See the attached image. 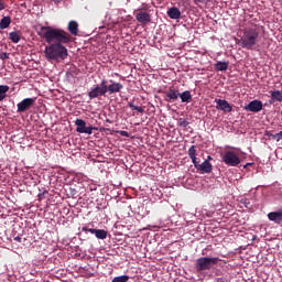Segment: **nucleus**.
<instances>
[{"label":"nucleus","mask_w":282,"mask_h":282,"mask_svg":"<svg viewBox=\"0 0 282 282\" xmlns=\"http://www.w3.org/2000/svg\"><path fill=\"white\" fill-rule=\"evenodd\" d=\"M216 109L225 111V113H230L232 111V106L226 99H215Z\"/></svg>","instance_id":"12"},{"label":"nucleus","mask_w":282,"mask_h":282,"mask_svg":"<svg viewBox=\"0 0 282 282\" xmlns=\"http://www.w3.org/2000/svg\"><path fill=\"white\" fill-rule=\"evenodd\" d=\"M99 96H107V79H102L100 86H96L88 93V98L94 100V98H99Z\"/></svg>","instance_id":"5"},{"label":"nucleus","mask_w":282,"mask_h":282,"mask_svg":"<svg viewBox=\"0 0 282 282\" xmlns=\"http://www.w3.org/2000/svg\"><path fill=\"white\" fill-rule=\"evenodd\" d=\"M196 153H197V150H195V145H192L188 149V155H189L195 169L198 170L199 169V160L197 159Z\"/></svg>","instance_id":"15"},{"label":"nucleus","mask_w":282,"mask_h":282,"mask_svg":"<svg viewBox=\"0 0 282 282\" xmlns=\"http://www.w3.org/2000/svg\"><path fill=\"white\" fill-rule=\"evenodd\" d=\"M13 239H14V241H17L18 243H21V241H22V238H21L20 236L14 237Z\"/></svg>","instance_id":"33"},{"label":"nucleus","mask_w":282,"mask_h":282,"mask_svg":"<svg viewBox=\"0 0 282 282\" xmlns=\"http://www.w3.org/2000/svg\"><path fill=\"white\" fill-rule=\"evenodd\" d=\"M34 105H36V97L23 99L17 105L18 113H25V111H30Z\"/></svg>","instance_id":"6"},{"label":"nucleus","mask_w":282,"mask_h":282,"mask_svg":"<svg viewBox=\"0 0 282 282\" xmlns=\"http://www.w3.org/2000/svg\"><path fill=\"white\" fill-rule=\"evenodd\" d=\"M130 109H132L133 111H138L139 113H144V108L140 107V106H134L133 102H129L128 104Z\"/></svg>","instance_id":"27"},{"label":"nucleus","mask_w":282,"mask_h":282,"mask_svg":"<svg viewBox=\"0 0 282 282\" xmlns=\"http://www.w3.org/2000/svg\"><path fill=\"white\" fill-rule=\"evenodd\" d=\"M134 17L141 25H149L151 23V12L134 11Z\"/></svg>","instance_id":"9"},{"label":"nucleus","mask_w":282,"mask_h":282,"mask_svg":"<svg viewBox=\"0 0 282 282\" xmlns=\"http://www.w3.org/2000/svg\"><path fill=\"white\" fill-rule=\"evenodd\" d=\"M129 275H119L112 279L111 282H128Z\"/></svg>","instance_id":"28"},{"label":"nucleus","mask_w":282,"mask_h":282,"mask_svg":"<svg viewBox=\"0 0 282 282\" xmlns=\"http://www.w3.org/2000/svg\"><path fill=\"white\" fill-rule=\"evenodd\" d=\"M269 140H275L276 142H279L280 140H282V131L275 134H269Z\"/></svg>","instance_id":"29"},{"label":"nucleus","mask_w":282,"mask_h":282,"mask_svg":"<svg viewBox=\"0 0 282 282\" xmlns=\"http://www.w3.org/2000/svg\"><path fill=\"white\" fill-rule=\"evenodd\" d=\"M0 58H1V61H8V58H10V54L9 53H1Z\"/></svg>","instance_id":"31"},{"label":"nucleus","mask_w":282,"mask_h":282,"mask_svg":"<svg viewBox=\"0 0 282 282\" xmlns=\"http://www.w3.org/2000/svg\"><path fill=\"white\" fill-rule=\"evenodd\" d=\"M246 111H251L252 113H259L263 109V102L261 100H252L247 106H245Z\"/></svg>","instance_id":"11"},{"label":"nucleus","mask_w":282,"mask_h":282,"mask_svg":"<svg viewBox=\"0 0 282 282\" xmlns=\"http://www.w3.org/2000/svg\"><path fill=\"white\" fill-rule=\"evenodd\" d=\"M268 219L269 221H274V224H282V209L269 213Z\"/></svg>","instance_id":"13"},{"label":"nucleus","mask_w":282,"mask_h":282,"mask_svg":"<svg viewBox=\"0 0 282 282\" xmlns=\"http://www.w3.org/2000/svg\"><path fill=\"white\" fill-rule=\"evenodd\" d=\"M134 12H151V4L143 2Z\"/></svg>","instance_id":"24"},{"label":"nucleus","mask_w":282,"mask_h":282,"mask_svg":"<svg viewBox=\"0 0 282 282\" xmlns=\"http://www.w3.org/2000/svg\"><path fill=\"white\" fill-rule=\"evenodd\" d=\"M37 34L50 44L44 50L47 61H65L67 58L68 54L65 45L72 41V35L67 31L52 26H41Z\"/></svg>","instance_id":"1"},{"label":"nucleus","mask_w":282,"mask_h":282,"mask_svg":"<svg viewBox=\"0 0 282 282\" xmlns=\"http://www.w3.org/2000/svg\"><path fill=\"white\" fill-rule=\"evenodd\" d=\"M72 147V142L66 143V149H69Z\"/></svg>","instance_id":"37"},{"label":"nucleus","mask_w":282,"mask_h":282,"mask_svg":"<svg viewBox=\"0 0 282 282\" xmlns=\"http://www.w3.org/2000/svg\"><path fill=\"white\" fill-rule=\"evenodd\" d=\"M119 135H123V138H129V132L121 130L119 131Z\"/></svg>","instance_id":"32"},{"label":"nucleus","mask_w":282,"mask_h":282,"mask_svg":"<svg viewBox=\"0 0 282 282\" xmlns=\"http://www.w3.org/2000/svg\"><path fill=\"white\" fill-rule=\"evenodd\" d=\"M110 85L106 84V94H109L110 96L113 94H120L122 89H124V85L113 82L112 79L109 80Z\"/></svg>","instance_id":"8"},{"label":"nucleus","mask_w":282,"mask_h":282,"mask_svg":"<svg viewBox=\"0 0 282 282\" xmlns=\"http://www.w3.org/2000/svg\"><path fill=\"white\" fill-rule=\"evenodd\" d=\"M9 40L12 43H19V41H21V33H19V31H13L9 33Z\"/></svg>","instance_id":"22"},{"label":"nucleus","mask_w":282,"mask_h":282,"mask_svg":"<svg viewBox=\"0 0 282 282\" xmlns=\"http://www.w3.org/2000/svg\"><path fill=\"white\" fill-rule=\"evenodd\" d=\"M67 30L73 36H78V22L74 20L68 22Z\"/></svg>","instance_id":"18"},{"label":"nucleus","mask_w":282,"mask_h":282,"mask_svg":"<svg viewBox=\"0 0 282 282\" xmlns=\"http://www.w3.org/2000/svg\"><path fill=\"white\" fill-rule=\"evenodd\" d=\"M83 147V143L78 142V143H73V147Z\"/></svg>","instance_id":"36"},{"label":"nucleus","mask_w":282,"mask_h":282,"mask_svg":"<svg viewBox=\"0 0 282 282\" xmlns=\"http://www.w3.org/2000/svg\"><path fill=\"white\" fill-rule=\"evenodd\" d=\"M54 1V3H61V1H63V0H53Z\"/></svg>","instance_id":"38"},{"label":"nucleus","mask_w":282,"mask_h":282,"mask_svg":"<svg viewBox=\"0 0 282 282\" xmlns=\"http://www.w3.org/2000/svg\"><path fill=\"white\" fill-rule=\"evenodd\" d=\"M164 100L166 102H175V100H177V98H180V90L170 87L167 90L164 91Z\"/></svg>","instance_id":"10"},{"label":"nucleus","mask_w":282,"mask_h":282,"mask_svg":"<svg viewBox=\"0 0 282 282\" xmlns=\"http://www.w3.org/2000/svg\"><path fill=\"white\" fill-rule=\"evenodd\" d=\"M215 69L216 72H226L228 69V62H217Z\"/></svg>","instance_id":"23"},{"label":"nucleus","mask_w":282,"mask_h":282,"mask_svg":"<svg viewBox=\"0 0 282 282\" xmlns=\"http://www.w3.org/2000/svg\"><path fill=\"white\" fill-rule=\"evenodd\" d=\"M199 3H204V0H197Z\"/></svg>","instance_id":"40"},{"label":"nucleus","mask_w":282,"mask_h":282,"mask_svg":"<svg viewBox=\"0 0 282 282\" xmlns=\"http://www.w3.org/2000/svg\"><path fill=\"white\" fill-rule=\"evenodd\" d=\"M188 124H191V122H188V120H186L185 118L177 119L178 127H183V129H186V127H188Z\"/></svg>","instance_id":"26"},{"label":"nucleus","mask_w":282,"mask_h":282,"mask_svg":"<svg viewBox=\"0 0 282 282\" xmlns=\"http://www.w3.org/2000/svg\"><path fill=\"white\" fill-rule=\"evenodd\" d=\"M219 261H221L219 258L200 257L195 261V270L196 272H206L208 270H213V268H215Z\"/></svg>","instance_id":"4"},{"label":"nucleus","mask_w":282,"mask_h":282,"mask_svg":"<svg viewBox=\"0 0 282 282\" xmlns=\"http://www.w3.org/2000/svg\"><path fill=\"white\" fill-rule=\"evenodd\" d=\"M75 126L77 133H88V135H91L94 133V131L97 130V128L95 127H87V122H85V120L83 119H76L75 120Z\"/></svg>","instance_id":"7"},{"label":"nucleus","mask_w":282,"mask_h":282,"mask_svg":"<svg viewBox=\"0 0 282 282\" xmlns=\"http://www.w3.org/2000/svg\"><path fill=\"white\" fill-rule=\"evenodd\" d=\"M6 8H8V4H6V0H0V12H2V10H6Z\"/></svg>","instance_id":"30"},{"label":"nucleus","mask_w":282,"mask_h":282,"mask_svg":"<svg viewBox=\"0 0 282 282\" xmlns=\"http://www.w3.org/2000/svg\"><path fill=\"white\" fill-rule=\"evenodd\" d=\"M89 229H90V228L82 227V232H89Z\"/></svg>","instance_id":"35"},{"label":"nucleus","mask_w":282,"mask_h":282,"mask_svg":"<svg viewBox=\"0 0 282 282\" xmlns=\"http://www.w3.org/2000/svg\"><path fill=\"white\" fill-rule=\"evenodd\" d=\"M178 98H181L182 102H191L193 95H191L189 90H185L182 94L178 93Z\"/></svg>","instance_id":"21"},{"label":"nucleus","mask_w":282,"mask_h":282,"mask_svg":"<svg viewBox=\"0 0 282 282\" xmlns=\"http://www.w3.org/2000/svg\"><path fill=\"white\" fill-rule=\"evenodd\" d=\"M240 155H241V150L235 148L232 150H226L221 154V160L224 164H226L227 166H239V164H241Z\"/></svg>","instance_id":"3"},{"label":"nucleus","mask_w":282,"mask_h":282,"mask_svg":"<svg viewBox=\"0 0 282 282\" xmlns=\"http://www.w3.org/2000/svg\"><path fill=\"white\" fill-rule=\"evenodd\" d=\"M9 91H10V86L0 85V102H3V100H6Z\"/></svg>","instance_id":"19"},{"label":"nucleus","mask_w":282,"mask_h":282,"mask_svg":"<svg viewBox=\"0 0 282 282\" xmlns=\"http://www.w3.org/2000/svg\"><path fill=\"white\" fill-rule=\"evenodd\" d=\"M207 160L210 162V160H213V156L208 155Z\"/></svg>","instance_id":"39"},{"label":"nucleus","mask_w":282,"mask_h":282,"mask_svg":"<svg viewBox=\"0 0 282 282\" xmlns=\"http://www.w3.org/2000/svg\"><path fill=\"white\" fill-rule=\"evenodd\" d=\"M107 122H111V120L108 119Z\"/></svg>","instance_id":"42"},{"label":"nucleus","mask_w":282,"mask_h":282,"mask_svg":"<svg viewBox=\"0 0 282 282\" xmlns=\"http://www.w3.org/2000/svg\"><path fill=\"white\" fill-rule=\"evenodd\" d=\"M107 235L108 232L105 229H97V231L95 232V237L97 239H107Z\"/></svg>","instance_id":"25"},{"label":"nucleus","mask_w":282,"mask_h":282,"mask_svg":"<svg viewBox=\"0 0 282 282\" xmlns=\"http://www.w3.org/2000/svg\"><path fill=\"white\" fill-rule=\"evenodd\" d=\"M200 173H213V164L208 160H205L202 164L198 165Z\"/></svg>","instance_id":"17"},{"label":"nucleus","mask_w":282,"mask_h":282,"mask_svg":"<svg viewBox=\"0 0 282 282\" xmlns=\"http://www.w3.org/2000/svg\"><path fill=\"white\" fill-rule=\"evenodd\" d=\"M10 23H12V18L10 17H3L0 20V30H8V28H10Z\"/></svg>","instance_id":"20"},{"label":"nucleus","mask_w":282,"mask_h":282,"mask_svg":"<svg viewBox=\"0 0 282 282\" xmlns=\"http://www.w3.org/2000/svg\"><path fill=\"white\" fill-rule=\"evenodd\" d=\"M98 229H94V228H90V229H88V232H90L91 235H96V231H97Z\"/></svg>","instance_id":"34"},{"label":"nucleus","mask_w":282,"mask_h":282,"mask_svg":"<svg viewBox=\"0 0 282 282\" xmlns=\"http://www.w3.org/2000/svg\"><path fill=\"white\" fill-rule=\"evenodd\" d=\"M167 17L173 20H177L182 18V11L177 7H172L166 12Z\"/></svg>","instance_id":"14"},{"label":"nucleus","mask_w":282,"mask_h":282,"mask_svg":"<svg viewBox=\"0 0 282 282\" xmlns=\"http://www.w3.org/2000/svg\"><path fill=\"white\" fill-rule=\"evenodd\" d=\"M270 94V105H274V102H282V90H271Z\"/></svg>","instance_id":"16"},{"label":"nucleus","mask_w":282,"mask_h":282,"mask_svg":"<svg viewBox=\"0 0 282 282\" xmlns=\"http://www.w3.org/2000/svg\"><path fill=\"white\" fill-rule=\"evenodd\" d=\"M115 76H120V74H118V73H115Z\"/></svg>","instance_id":"41"},{"label":"nucleus","mask_w":282,"mask_h":282,"mask_svg":"<svg viewBox=\"0 0 282 282\" xmlns=\"http://www.w3.org/2000/svg\"><path fill=\"white\" fill-rule=\"evenodd\" d=\"M259 43V31L256 28L245 29L243 34L240 37L239 45L243 50H254V46Z\"/></svg>","instance_id":"2"}]
</instances>
